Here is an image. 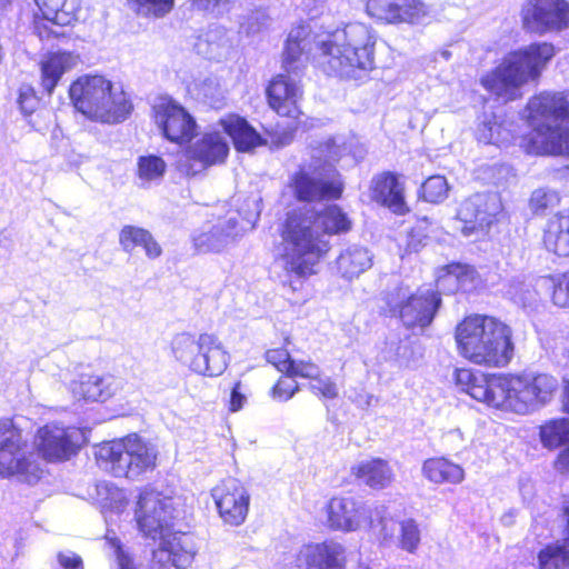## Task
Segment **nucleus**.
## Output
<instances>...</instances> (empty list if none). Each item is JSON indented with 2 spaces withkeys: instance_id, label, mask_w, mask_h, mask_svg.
<instances>
[{
  "instance_id": "nucleus-1",
  "label": "nucleus",
  "mask_w": 569,
  "mask_h": 569,
  "mask_svg": "<svg viewBox=\"0 0 569 569\" xmlns=\"http://www.w3.org/2000/svg\"><path fill=\"white\" fill-rule=\"evenodd\" d=\"M351 229V219L338 204L311 212L293 210L287 213L280 230L283 287L291 291L301 290L330 253L329 237L348 233Z\"/></svg>"
},
{
  "instance_id": "nucleus-2",
  "label": "nucleus",
  "mask_w": 569,
  "mask_h": 569,
  "mask_svg": "<svg viewBox=\"0 0 569 569\" xmlns=\"http://www.w3.org/2000/svg\"><path fill=\"white\" fill-rule=\"evenodd\" d=\"M458 389L490 408L526 415L549 402L559 385L548 373H493L461 367L453 371Z\"/></svg>"
},
{
  "instance_id": "nucleus-3",
  "label": "nucleus",
  "mask_w": 569,
  "mask_h": 569,
  "mask_svg": "<svg viewBox=\"0 0 569 569\" xmlns=\"http://www.w3.org/2000/svg\"><path fill=\"white\" fill-rule=\"evenodd\" d=\"M174 511L171 497L151 485L139 489L133 508L137 529L147 539L161 540L152 551L150 569H187L193 561L184 535L173 531Z\"/></svg>"
},
{
  "instance_id": "nucleus-4",
  "label": "nucleus",
  "mask_w": 569,
  "mask_h": 569,
  "mask_svg": "<svg viewBox=\"0 0 569 569\" xmlns=\"http://www.w3.org/2000/svg\"><path fill=\"white\" fill-rule=\"evenodd\" d=\"M376 43L369 26L350 22L317 43L312 61L328 77L362 82L376 68Z\"/></svg>"
},
{
  "instance_id": "nucleus-5",
  "label": "nucleus",
  "mask_w": 569,
  "mask_h": 569,
  "mask_svg": "<svg viewBox=\"0 0 569 569\" xmlns=\"http://www.w3.org/2000/svg\"><path fill=\"white\" fill-rule=\"evenodd\" d=\"M453 338L458 355L478 367L505 368L515 357L513 330L496 316H465L456 325Z\"/></svg>"
},
{
  "instance_id": "nucleus-6",
  "label": "nucleus",
  "mask_w": 569,
  "mask_h": 569,
  "mask_svg": "<svg viewBox=\"0 0 569 569\" xmlns=\"http://www.w3.org/2000/svg\"><path fill=\"white\" fill-rule=\"evenodd\" d=\"M555 54V46L547 41L511 50L480 78V84L502 103L519 100L522 98L521 87L537 82Z\"/></svg>"
},
{
  "instance_id": "nucleus-7",
  "label": "nucleus",
  "mask_w": 569,
  "mask_h": 569,
  "mask_svg": "<svg viewBox=\"0 0 569 569\" xmlns=\"http://www.w3.org/2000/svg\"><path fill=\"white\" fill-rule=\"evenodd\" d=\"M527 111V122L532 130L520 137V148L527 154L569 158V127L545 122L569 120V91L536 94L529 99Z\"/></svg>"
},
{
  "instance_id": "nucleus-8",
  "label": "nucleus",
  "mask_w": 569,
  "mask_h": 569,
  "mask_svg": "<svg viewBox=\"0 0 569 569\" xmlns=\"http://www.w3.org/2000/svg\"><path fill=\"white\" fill-rule=\"evenodd\" d=\"M113 84L102 76H82L69 88L70 99L81 113L102 122L126 120L133 107L123 91L112 92Z\"/></svg>"
},
{
  "instance_id": "nucleus-9",
  "label": "nucleus",
  "mask_w": 569,
  "mask_h": 569,
  "mask_svg": "<svg viewBox=\"0 0 569 569\" xmlns=\"http://www.w3.org/2000/svg\"><path fill=\"white\" fill-rule=\"evenodd\" d=\"M382 301L381 316L398 319L408 330H423L432 325L438 315L442 296L439 290L422 288L409 293L408 286L400 283L385 291Z\"/></svg>"
},
{
  "instance_id": "nucleus-10",
  "label": "nucleus",
  "mask_w": 569,
  "mask_h": 569,
  "mask_svg": "<svg viewBox=\"0 0 569 569\" xmlns=\"http://www.w3.org/2000/svg\"><path fill=\"white\" fill-rule=\"evenodd\" d=\"M96 458L116 477L136 478L156 469L158 451L138 433H129L99 443Z\"/></svg>"
},
{
  "instance_id": "nucleus-11",
  "label": "nucleus",
  "mask_w": 569,
  "mask_h": 569,
  "mask_svg": "<svg viewBox=\"0 0 569 569\" xmlns=\"http://www.w3.org/2000/svg\"><path fill=\"white\" fill-rule=\"evenodd\" d=\"M171 350L179 361L189 360L190 369L202 376L217 377L227 368L229 355L213 333H200L198 339L189 332L177 333Z\"/></svg>"
},
{
  "instance_id": "nucleus-12",
  "label": "nucleus",
  "mask_w": 569,
  "mask_h": 569,
  "mask_svg": "<svg viewBox=\"0 0 569 569\" xmlns=\"http://www.w3.org/2000/svg\"><path fill=\"white\" fill-rule=\"evenodd\" d=\"M26 449L22 429L13 417H0V478L16 477L29 485L42 478L43 469Z\"/></svg>"
},
{
  "instance_id": "nucleus-13",
  "label": "nucleus",
  "mask_w": 569,
  "mask_h": 569,
  "mask_svg": "<svg viewBox=\"0 0 569 569\" xmlns=\"http://www.w3.org/2000/svg\"><path fill=\"white\" fill-rule=\"evenodd\" d=\"M151 119L167 141L184 146L198 134L196 118L170 96H160L151 106Z\"/></svg>"
},
{
  "instance_id": "nucleus-14",
  "label": "nucleus",
  "mask_w": 569,
  "mask_h": 569,
  "mask_svg": "<svg viewBox=\"0 0 569 569\" xmlns=\"http://www.w3.org/2000/svg\"><path fill=\"white\" fill-rule=\"evenodd\" d=\"M522 29L529 34L558 33L569 27L567 0H525L520 10Z\"/></svg>"
},
{
  "instance_id": "nucleus-15",
  "label": "nucleus",
  "mask_w": 569,
  "mask_h": 569,
  "mask_svg": "<svg viewBox=\"0 0 569 569\" xmlns=\"http://www.w3.org/2000/svg\"><path fill=\"white\" fill-rule=\"evenodd\" d=\"M366 16L378 26H416L428 14L425 0H362Z\"/></svg>"
},
{
  "instance_id": "nucleus-16",
  "label": "nucleus",
  "mask_w": 569,
  "mask_h": 569,
  "mask_svg": "<svg viewBox=\"0 0 569 569\" xmlns=\"http://www.w3.org/2000/svg\"><path fill=\"white\" fill-rule=\"evenodd\" d=\"M34 439L38 455L48 462L67 461L81 448V431L77 427L46 423L37 430Z\"/></svg>"
},
{
  "instance_id": "nucleus-17",
  "label": "nucleus",
  "mask_w": 569,
  "mask_h": 569,
  "mask_svg": "<svg viewBox=\"0 0 569 569\" xmlns=\"http://www.w3.org/2000/svg\"><path fill=\"white\" fill-rule=\"evenodd\" d=\"M41 17L34 20V32L42 40L63 38L64 28L78 21L81 0H34Z\"/></svg>"
},
{
  "instance_id": "nucleus-18",
  "label": "nucleus",
  "mask_w": 569,
  "mask_h": 569,
  "mask_svg": "<svg viewBox=\"0 0 569 569\" xmlns=\"http://www.w3.org/2000/svg\"><path fill=\"white\" fill-rule=\"evenodd\" d=\"M228 154L229 146L221 133L206 132L186 150L181 169L186 176L194 177L210 167L224 163Z\"/></svg>"
},
{
  "instance_id": "nucleus-19",
  "label": "nucleus",
  "mask_w": 569,
  "mask_h": 569,
  "mask_svg": "<svg viewBox=\"0 0 569 569\" xmlns=\"http://www.w3.org/2000/svg\"><path fill=\"white\" fill-rule=\"evenodd\" d=\"M289 187L295 199L305 203L336 201L345 191V182L337 170L331 178L323 180L311 177L301 168L290 177Z\"/></svg>"
},
{
  "instance_id": "nucleus-20",
  "label": "nucleus",
  "mask_w": 569,
  "mask_h": 569,
  "mask_svg": "<svg viewBox=\"0 0 569 569\" xmlns=\"http://www.w3.org/2000/svg\"><path fill=\"white\" fill-rule=\"evenodd\" d=\"M219 517L224 525L240 526L244 522L250 505V495L244 485L232 477L222 479L211 490Z\"/></svg>"
},
{
  "instance_id": "nucleus-21",
  "label": "nucleus",
  "mask_w": 569,
  "mask_h": 569,
  "mask_svg": "<svg viewBox=\"0 0 569 569\" xmlns=\"http://www.w3.org/2000/svg\"><path fill=\"white\" fill-rule=\"evenodd\" d=\"M266 99L269 108L280 118L293 123H300L303 112L299 101L302 98V87L290 79V76L278 73L273 76L266 87Z\"/></svg>"
},
{
  "instance_id": "nucleus-22",
  "label": "nucleus",
  "mask_w": 569,
  "mask_h": 569,
  "mask_svg": "<svg viewBox=\"0 0 569 569\" xmlns=\"http://www.w3.org/2000/svg\"><path fill=\"white\" fill-rule=\"evenodd\" d=\"M370 198L396 216H406L411 211L407 202L402 176L395 171L385 170L373 176Z\"/></svg>"
},
{
  "instance_id": "nucleus-23",
  "label": "nucleus",
  "mask_w": 569,
  "mask_h": 569,
  "mask_svg": "<svg viewBox=\"0 0 569 569\" xmlns=\"http://www.w3.org/2000/svg\"><path fill=\"white\" fill-rule=\"evenodd\" d=\"M327 525L331 530L355 531L371 521V511L352 496H335L326 507Z\"/></svg>"
},
{
  "instance_id": "nucleus-24",
  "label": "nucleus",
  "mask_w": 569,
  "mask_h": 569,
  "mask_svg": "<svg viewBox=\"0 0 569 569\" xmlns=\"http://www.w3.org/2000/svg\"><path fill=\"white\" fill-rule=\"evenodd\" d=\"M342 546L332 541L303 545L295 556L297 569H346Z\"/></svg>"
},
{
  "instance_id": "nucleus-25",
  "label": "nucleus",
  "mask_w": 569,
  "mask_h": 569,
  "mask_svg": "<svg viewBox=\"0 0 569 569\" xmlns=\"http://www.w3.org/2000/svg\"><path fill=\"white\" fill-rule=\"evenodd\" d=\"M455 218L461 223V233L467 237L479 232L487 233L493 222L492 214L480 194L463 199Z\"/></svg>"
},
{
  "instance_id": "nucleus-26",
  "label": "nucleus",
  "mask_w": 569,
  "mask_h": 569,
  "mask_svg": "<svg viewBox=\"0 0 569 569\" xmlns=\"http://www.w3.org/2000/svg\"><path fill=\"white\" fill-rule=\"evenodd\" d=\"M219 126L231 139L238 152H251L256 148L267 144V140L256 128L246 118L237 113L226 114L219 120Z\"/></svg>"
},
{
  "instance_id": "nucleus-27",
  "label": "nucleus",
  "mask_w": 569,
  "mask_h": 569,
  "mask_svg": "<svg viewBox=\"0 0 569 569\" xmlns=\"http://www.w3.org/2000/svg\"><path fill=\"white\" fill-rule=\"evenodd\" d=\"M541 244L547 252L558 258H569V209L548 219Z\"/></svg>"
},
{
  "instance_id": "nucleus-28",
  "label": "nucleus",
  "mask_w": 569,
  "mask_h": 569,
  "mask_svg": "<svg viewBox=\"0 0 569 569\" xmlns=\"http://www.w3.org/2000/svg\"><path fill=\"white\" fill-rule=\"evenodd\" d=\"M77 57L69 51L48 52L40 61V86L51 96L63 73L73 68Z\"/></svg>"
},
{
  "instance_id": "nucleus-29",
  "label": "nucleus",
  "mask_w": 569,
  "mask_h": 569,
  "mask_svg": "<svg viewBox=\"0 0 569 569\" xmlns=\"http://www.w3.org/2000/svg\"><path fill=\"white\" fill-rule=\"evenodd\" d=\"M421 473L426 480L437 486L460 485L466 477L462 466L443 456L430 457L423 460Z\"/></svg>"
},
{
  "instance_id": "nucleus-30",
  "label": "nucleus",
  "mask_w": 569,
  "mask_h": 569,
  "mask_svg": "<svg viewBox=\"0 0 569 569\" xmlns=\"http://www.w3.org/2000/svg\"><path fill=\"white\" fill-rule=\"evenodd\" d=\"M71 392L78 401L106 402L114 395V388L107 377L82 373L71 382Z\"/></svg>"
},
{
  "instance_id": "nucleus-31",
  "label": "nucleus",
  "mask_w": 569,
  "mask_h": 569,
  "mask_svg": "<svg viewBox=\"0 0 569 569\" xmlns=\"http://www.w3.org/2000/svg\"><path fill=\"white\" fill-rule=\"evenodd\" d=\"M350 473L372 489H385L395 480L389 462L382 458H371L351 467Z\"/></svg>"
},
{
  "instance_id": "nucleus-32",
  "label": "nucleus",
  "mask_w": 569,
  "mask_h": 569,
  "mask_svg": "<svg viewBox=\"0 0 569 569\" xmlns=\"http://www.w3.org/2000/svg\"><path fill=\"white\" fill-rule=\"evenodd\" d=\"M266 361L276 370L290 378L315 379L318 366L312 361H295L286 347L270 348L264 353Z\"/></svg>"
},
{
  "instance_id": "nucleus-33",
  "label": "nucleus",
  "mask_w": 569,
  "mask_h": 569,
  "mask_svg": "<svg viewBox=\"0 0 569 569\" xmlns=\"http://www.w3.org/2000/svg\"><path fill=\"white\" fill-rule=\"evenodd\" d=\"M562 515L563 541L548 543L539 550L537 556L539 569H569V501L563 505Z\"/></svg>"
},
{
  "instance_id": "nucleus-34",
  "label": "nucleus",
  "mask_w": 569,
  "mask_h": 569,
  "mask_svg": "<svg viewBox=\"0 0 569 569\" xmlns=\"http://www.w3.org/2000/svg\"><path fill=\"white\" fill-rule=\"evenodd\" d=\"M336 263L340 277L350 281L368 270L372 261L367 249L353 247L341 252Z\"/></svg>"
},
{
  "instance_id": "nucleus-35",
  "label": "nucleus",
  "mask_w": 569,
  "mask_h": 569,
  "mask_svg": "<svg viewBox=\"0 0 569 569\" xmlns=\"http://www.w3.org/2000/svg\"><path fill=\"white\" fill-rule=\"evenodd\" d=\"M539 439L548 450L569 446V418L558 417L546 420L539 427Z\"/></svg>"
},
{
  "instance_id": "nucleus-36",
  "label": "nucleus",
  "mask_w": 569,
  "mask_h": 569,
  "mask_svg": "<svg viewBox=\"0 0 569 569\" xmlns=\"http://www.w3.org/2000/svg\"><path fill=\"white\" fill-rule=\"evenodd\" d=\"M309 57L298 38H288L282 53L283 73L288 76H301L306 68Z\"/></svg>"
},
{
  "instance_id": "nucleus-37",
  "label": "nucleus",
  "mask_w": 569,
  "mask_h": 569,
  "mask_svg": "<svg viewBox=\"0 0 569 569\" xmlns=\"http://www.w3.org/2000/svg\"><path fill=\"white\" fill-rule=\"evenodd\" d=\"M550 302L558 309H569V269L541 277Z\"/></svg>"
},
{
  "instance_id": "nucleus-38",
  "label": "nucleus",
  "mask_w": 569,
  "mask_h": 569,
  "mask_svg": "<svg viewBox=\"0 0 569 569\" xmlns=\"http://www.w3.org/2000/svg\"><path fill=\"white\" fill-rule=\"evenodd\" d=\"M229 234L222 226H211L192 237V244L198 253H218L227 244Z\"/></svg>"
},
{
  "instance_id": "nucleus-39",
  "label": "nucleus",
  "mask_w": 569,
  "mask_h": 569,
  "mask_svg": "<svg viewBox=\"0 0 569 569\" xmlns=\"http://www.w3.org/2000/svg\"><path fill=\"white\" fill-rule=\"evenodd\" d=\"M449 191L450 186L445 176L431 174L421 182L417 199L430 204H439L448 198Z\"/></svg>"
},
{
  "instance_id": "nucleus-40",
  "label": "nucleus",
  "mask_w": 569,
  "mask_h": 569,
  "mask_svg": "<svg viewBox=\"0 0 569 569\" xmlns=\"http://www.w3.org/2000/svg\"><path fill=\"white\" fill-rule=\"evenodd\" d=\"M126 3L137 17L158 20L174 9L176 0H126Z\"/></svg>"
},
{
  "instance_id": "nucleus-41",
  "label": "nucleus",
  "mask_w": 569,
  "mask_h": 569,
  "mask_svg": "<svg viewBox=\"0 0 569 569\" xmlns=\"http://www.w3.org/2000/svg\"><path fill=\"white\" fill-rule=\"evenodd\" d=\"M478 277L476 268L469 263L451 261L438 268L436 282H445L448 278L455 279L458 286L472 283Z\"/></svg>"
},
{
  "instance_id": "nucleus-42",
  "label": "nucleus",
  "mask_w": 569,
  "mask_h": 569,
  "mask_svg": "<svg viewBox=\"0 0 569 569\" xmlns=\"http://www.w3.org/2000/svg\"><path fill=\"white\" fill-rule=\"evenodd\" d=\"M167 171L164 159L157 154H144L137 159V177L143 182H152L162 179Z\"/></svg>"
},
{
  "instance_id": "nucleus-43",
  "label": "nucleus",
  "mask_w": 569,
  "mask_h": 569,
  "mask_svg": "<svg viewBox=\"0 0 569 569\" xmlns=\"http://www.w3.org/2000/svg\"><path fill=\"white\" fill-rule=\"evenodd\" d=\"M430 224L428 218H422L416 226L409 229L405 246V253L412 254L419 252L429 238L428 226Z\"/></svg>"
},
{
  "instance_id": "nucleus-44",
  "label": "nucleus",
  "mask_w": 569,
  "mask_h": 569,
  "mask_svg": "<svg viewBox=\"0 0 569 569\" xmlns=\"http://www.w3.org/2000/svg\"><path fill=\"white\" fill-rule=\"evenodd\" d=\"M420 542V530L415 519H406L400 522V547L412 553L417 550Z\"/></svg>"
},
{
  "instance_id": "nucleus-45",
  "label": "nucleus",
  "mask_w": 569,
  "mask_h": 569,
  "mask_svg": "<svg viewBox=\"0 0 569 569\" xmlns=\"http://www.w3.org/2000/svg\"><path fill=\"white\" fill-rule=\"evenodd\" d=\"M558 201L559 199L555 192L537 189L529 198V207L533 214L542 216L547 210L552 209Z\"/></svg>"
},
{
  "instance_id": "nucleus-46",
  "label": "nucleus",
  "mask_w": 569,
  "mask_h": 569,
  "mask_svg": "<svg viewBox=\"0 0 569 569\" xmlns=\"http://www.w3.org/2000/svg\"><path fill=\"white\" fill-rule=\"evenodd\" d=\"M148 230L131 224L123 226L119 232V243L123 251L131 252L140 246Z\"/></svg>"
},
{
  "instance_id": "nucleus-47",
  "label": "nucleus",
  "mask_w": 569,
  "mask_h": 569,
  "mask_svg": "<svg viewBox=\"0 0 569 569\" xmlns=\"http://www.w3.org/2000/svg\"><path fill=\"white\" fill-rule=\"evenodd\" d=\"M18 104L21 112L28 117L40 107V98L31 86H22L19 89Z\"/></svg>"
},
{
  "instance_id": "nucleus-48",
  "label": "nucleus",
  "mask_w": 569,
  "mask_h": 569,
  "mask_svg": "<svg viewBox=\"0 0 569 569\" xmlns=\"http://www.w3.org/2000/svg\"><path fill=\"white\" fill-rule=\"evenodd\" d=\"M52 569H84L83 558L72 550H60L56 553Z\"/></svg>"
},
{
  "instance_id": "nucleus-49",
  "label": "nucleus",
  "mask_w": 569,
  "mask_h": 569,
  "mask_svg": "<svg viewBox=\"0 0 569 569\" xmlns=\"http://www.w3.org/2000/svg\"><path fill=\"white\" fill-rule=\"evenodd\" d=\"M288 378L286 375L281 376L271 388L274 399L287 401L299 390V385L296 381H289Z\"/></svg>"
},
{
  "instance_id": "nucleus-50",
  "label": "nucleus",
  "mask_w": 569,
  "mask_h": 569,
  "mask_svg": "<svg viewBox=\"0 0 569 569\" xmlns=\"http://www.w3.org/2000/svg\"><path fill=\"white\" fill-rule=\"evenodd\" d=\"M319 370L316 373V378L313 380L317 381V383H312L310 386V390L312 393L320 398L325 399H335L338 397V389L336 383L330 379H320L318 377Z\"/></svg>"
},
{
  "instance_id": "nucleus-51",
  "label": "nucleus",
  "mask_w": 569,
  "mask_h": 569,
  "mask_svg": "<svg viewBox=\"0 0 569 569\" xmlns=\"http://www.w3.org/2000/svg\"><path fill=\"white\" fill-rule=\"evenodd\" d=\"M247 402V396L244 392V387L241 380H237L233 382L230 391V397L227 402V408L229 412H238Z\"/></svg>"
},
{
  "instance_id": "nucleus-52",
  "label": "nucleus",
  "mask_w": 569,
  "mask_h": 569,
  "mask_svg": "<svg viewBox=\"0 0 569 569\" xmlns=\"http://www.w3.org/2000/svg\"><path fill=\"white\" fill-rule=\"evenodd\" d=\"M109 545L114 550L119 569H136L131 557L123 550L121 541L118 538L109 539Z\"/></svg>"
},
{
  "instance_id": "nucleus-53",
  "label": "nucleus",
  "mask_w": 569,
  "mask_h": 569,
  "mask_svg": "<svg viewBox=\"0 0 569 569\" xmlns=\"http://www.w3.org/2000/svg\"><path fill=\"white\" fill-rule=\"evenodd\" d=\"M109 545L114 550L119 569H136L131 557L123 550L121 541L118 538L109 539Z\"/></svg>"
},
{
  "instance_id": "nucleus-54",
  "label": "nucleus",
  "mask_w": 569,
  "mask_h": 569,
  "mask_svg": "<svg viewBox=\"0 0 569 569\" xmlns=\"http://www.w3.org/2000/svg\"><path fill=\"white\" fill-rule=\"evenodd\" d=\"M139 247L143 249L146 256L151 260H154L162 254V248L160 243L156 240L149 230L143 237Z\"/></svg>"
},
{
  "instance_id": "nucleus-55",
  "label": "nucleus",
  "mask_w": 569,
  "mask_h": 569,
  "mask_svg": "<svg viewBox=\"0 0 569 569\" xmlns=\"http://www.w3.org/2000/svg\"><path fill=\"white\" fill-rule=\"evenodd\" d=\"M552 466L558 475L569 478V445L560 449L553 459Z\"/></svg>"
},
{
  "instance_id": "nucleus-56",
  "label": "nucleus",
  "mask_w": 569,
  "mask_h": 569,
  "mask_svg": "<svg viewBox=\"0 0 569 569\" xmlns=\"http://www.w3.org/2000/svg\"><path fill=\"white\" fill-rule=\"evenodd\" d=\"M228 1L229 0H189L193 9L202 12H214L227 4Z\"/></svg>"
},
{
  "instance_id": "nucleus-57",
  "label": "nucleus",
  "mask_w": 569,
  "mask_h": 569,
  "mask_svg": "<svg viewBox=\"0 0 569 569\" xmlns=\"http://www.w3.org/2000/svg\"><path fill=\"white\" fill-rule=\"evenodd\" d=\"M563 410L569 413V382L565 386L563 401H562Z\"/></svg>"
},
{
  "instance_id": "nucleus-58",
  "label": "nucleus",
  "mask_w": 569,
  "mask_h": 569,
  "mask_svg": "<svg viewBox=\"0 0 569 569\" xmlns=\"http://www.w3.org/2000/svg\"><path fill=\"white\" fill-rule=\"evenodd\" d=\"M11 3V0H0V8H3Z\"/></svg>"
},
{
  "instance_id": "nucleus-59",
  "label": "nucleus",
  "mask_w": 569,
  "mask_h": 569,
  "mask_svg": "<svg viewBox=\"0 0 569 569\" xmlns=\"http://www.w3.org/2000/svg\"><path fill=\"white\" fill-rule=\"evenodd\" d=\"M362 569H371V568H370V567H368V566H365Z\"/></svg>"
}]
</instances>
